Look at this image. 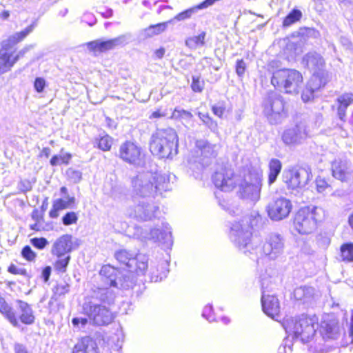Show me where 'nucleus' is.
Listing matches in <instances>:
<instances>
[{"label":"nucleus","mask_w":353,"mask_h":353,"mask_svg":"<svg viewBox=\"0 0 353 353\" xmlns=\"http://www.w3.org/2000/svg\"><path fill=\"white\" fill-rule=\"evenodd\" d=\"M170 179L165 174H155L152 181L146 185H141L139 192L141 194H151L152 192L162 193L169 189Z\"/></svg>","instance_id":"ddd939ff"},{"label":"nucleus","mask_w":353,"mask_h":353,"mask_svg":"<svg viewBox=\"0 0 353 353\" xmlns=\"http://www.w3.org/2000/svg\"><path fill=\"white\" fill-rule=\"evenodd\" d=\"M56 257L57 259L53 263V268L54 270L58 273L66 272L68 266L71 259L70 255H61V256Z\"/></svg>","instance_id":"4c0bfd02"},{"label":"nucleus","mask_w":353,"mask_h":353,"mask_svg":"<svg viewBox=\"0 0 353 353\" xmlns=\"http://www.w3.org/2000/svg\"><path fill=\"white\" fill-rule=\"evenodd\" d=\"M197 148L200 151L201 160L214 159L217 155V152L215 149L216 145H212L205 141L197 145Z\"/></svg>","instance_id":"cd10ccee"},{"label":"nucleus","mask_w":353,"mask_h":353,"mask_svg":"<svg viewBox=\"0 0 353 353\" xmlns=\"http://www.w3.org/2000/svg\"><path fill=\"white\" fill-rule=\"evenodd\" d=\"M21 256L28 262H34L37 258V253L32 250L30 246H24L21 252Z\"/></svg>","instance_id":"79ce46f5"},{"label":"nucleus","mask_w":353,"mask_h":353,"mask_svg":"<svg viewBox=\"0 0 353 353\" xmlns=\"http://www.w3.org/2000/svg\"><path fill=\"white\" fill-rule=\"evenodd\" d=\"M315 183L316 190L319 192L325 191L330 186L326 180L321 177L316 178Z\"/></svg>","instance_id":"864d4df0"},{"label":"nucleus","mask_w":353,"mask_h":353,"mask_svg":"<svg viewBox=\"0 0 353 353\" xmlns=\"http://www.w3.org/2000/svg\"><path fill=\"white\" fill-rule=\"evenodd\" d=\"M198 116L203 123L210 129L213 130L217 129V122L210 116L208 112H199Z\"/></svg>","instance_id":"a19ab883"},{"label":"nucleus","mask_w":353,"mask_h":353,"mask_svg":"<svg viewBox=\"0 0 353 353\" xmlns=\"http://www.w3.org/2000/svg\"><path fill=\"white\" fill-rule=\"evenodd\" d=\"M336 106L332 109L336 110L339 119L343 121H346L347 109L353 104V93L344 92L339 96L336 99Z\"/></svg>","instance_id":"f3484780"},{"label":"nucleus","mask_w":353,"mask_h":353,"mask_svg":"<svg viewBox=\"0 0 353 353\" xmlns=\"http://www.w3.org/2000/svg\"><path fill=\"white\" fill-rule=\"evenodd\" d=\"M328 81V74L326 71H315L307 83L317 92L323 88Z\"/></svg>","instance_id":"4be33fe9"},{"label":"nucleus","mask_w":353,"mask_h":353,"mask_svg":"<svg viewBox=\"0 0 353 353\" xmlns=\"http://www.w3.org/2000/svg\"><path fill=\"white\" fill-rule=\"evenodd\" d=\"M303 83L302 72L292 68H277L270 77V83L276 90L290 95L299 94Z\"/></svg>","instance_id":"20e7f679"},{"label":"nucleus","mask_w":353,"mask_h":353,"mask_svg":"<svg viewBox=\"0 0 353 353\" xmlns=\"http://www.w3.org/2000/svg\"><path fill=\"white\" fill-rule=\"evenodd\" d=\"M119 274V269L110 265H103L99 271L102 281L110 287H117V279Z\"/></svg>","instance_id":"6ab92c4d"},{"label":"nucleus","mask_w":353,"mask_h":353,"mask_svg":"<svg viewBox=\"0 0 353 353\" xmlns=\"http://www.w3.org/2000/svg\"><path fill=\"white\" fill-rule=\"evenodd\" d=\"M50 154V149L48 147L43 148L41 150V155L45 156L46 158L49 157Z\"/></svg>","instance_id":"0e129e2a"},{"label":"nucleus","mask_w":353,"mask_h":353,"mask_svg":"<svg viewBox=\"0 0 353 353\" xmlns=\"http://www.w3.org/2000/svg\"><path fill=\"white\" fill-rule=\"evenodd\" d=\"M72 154L69 152L64 153L59 155H54L50 160V163L52 166H57L60 165H68L72 159Z\"/></svg>","instance_id":"58836bf2"},{"label":"nucleus","mask_w":353,"mask_h":353,"mask_svg":"<svg viewBox=\"0 0 353 353\" xmlns=\"http://www.w3.org/2000/svg\"><path fill=\"white\" fill-rule=\"evenodd\" d=\"M246 68L247 64L243 59H238L236 61L235 65V72L238 77H242L246 71Z\"/></svg>","instance_id":"09e8293b"},{"label":"nucleus","mask_w":353,"mask_h":353,"mask_svg":"<svg viewBox=\"0 0 353 353\" xmlns=\"http://www.w3.org/2000/svg\"><path fill=\"white\" fill-rule=\"evenodd\" d=\"M339 256L341 261L344 263L353 262V243L345 242L339 248Z\"/></svg>","instance_id":"2f4dec72"},{"label":"nucleus","mask_w":353,"mask_h":353,"mask_svg":"<svg viewBox=\"0 0 353 353\" xmlns=\"http://www.w3.org/2000/svg\"><path fill=\"white\" fill-rule=\"evenodd\" d=\"M264 112L270 117L281 116L288 112L286 102L281 95L269 96L263 104Z\"/></svg>","instance_id":"f8f14e48"},{"label":"nucleus","mask_w":353,"mask_h":353,"mask_svg":"<svg viewBox=\"0 0 353 353\" xmlns=\"http://www.w3.org/2000/svg\"><path fill=\"white\" fill-rule=\"evenodd\" d=\"M336 326V323L332 321L323 320L321 321L319 332L323 339L327 340L334 337Z\"/></svg>","instance_id":"c756f323"},{"label":"nucleus","mask_w":353,"mask_h":353,"mask_svg":"<svg viewBox=\"0 0 353 353\" xmlns=\"http://www.w3.org/2000/svg\"><path fill=\"white\" fill-rule=\"evenodd\" d=\"M206 32L203 31L198 35L189 37L185 41V46L190 49H196L199 47L203 46L205 41Z\"/></svg>","instance_id":"c9c22d12"},{"label":"nucleus","mask_w":353,"mask_h":353,"mask_svg":"<svg viewBox=\"0 0 353 353\" xmlns=\"http://www.w3.org/2000/svg\"><path fill=\"white\" fill-rule=\"evenodd\" d=\"M168 22L163 21L150 25L143 30L145 38H152L164 32L168 28Z\"/></svg>","instance_id":"a878e982"},{"label":"nucleus","mask_w":353,"mask_h":353,"mask_svg":"<svg viewBox=\"0 0 353 353\" xmlns=\"http://www.w3.org/2000/svg\"><path fill=\"white\" fill-rule=\"evenodd\" d=\"M139 181V179L138 176H136L132 179V183L134 188L137 187V185H138L137 183H138Z\"/></svg>","instance_id":"338daca9"},{"label":"nucleus","mask_w":353,"mask_h":353,"mask_svg":"<svg viewBox=\"0 0 353 353\" xmlns=\"http://www.w3.org/2000/svg\"><path fill=\"white\" fill-rule=\"evenodd\" d=\"M113 142V138L108 134L100 136L95 140L96 147L103 152L110 151L112 148Z\"/></svg>","instance_id":"e433bc0d"},{"label":"nucleus","mask_w":353,"mask_h":353,"mask_svg":"<svg viewBox=\"0 0 353 353\" xmlns=\"http://www.w3.org/2000/svg\"><path fill=\"white\" fill-rule=\"evenodd\" d=\"M119 37L108 40H94L87 43V47L90 52L94 53H103L114 49L119 44Z\"/></svg>","instance_id":"a211bd4d"},{"label":"nucleus","mask_w":353,"mask_h":353,"mask_svg":"<svg viewBox=\"0 0 353 353\" xmlns=\"http://www.w3.org/2000/svg\"><path fill=\"white\" fill-rule=\"evenodd\" d=\"M300 91L301 100L304 103L311 102L314 101L316 97V91L310 86L307 83H306L303 89L301 88Z\"/></svg>","instance_id":"ea45409f"},{"label":"nucleus","mask_w":353,"mask_h":353,"mask_svg":"<svg viewBox=\"0 0 353 353\" xmlns=\"http://www.w3.org/2000/svg\"><path fill=\"white\" fill-rule=\"evenodd\" d=\"M70 291V285L65 282L57 283L52 289V295L50 297L48 305L52 307L54 304L58 305L62 296H65Z\"/></svg>","instance_id":"5701e85b"},{"label":"nucleus","mask_w":353,"mask_h":353,"mask_svg":"<svg viewBox=\"0 0 353 353\" xmlns=\"http://www.w3.org/2000/svg\"><path fill=\"white\" fill-rule=\"evenodd\" d=\"M263 182V174L253 169L242 168L241 178L238 185L239 192L244 198L252 199L260 196Z\"/></svg>","instance_id":"0eeeda50"},{"label":"nucleus","mask_w":353,"mask_h":353,"mask_svg":"<svg viewBox=\"0 0 353 353\" xmlns=\"http://www.w3.org/2000/svg\"><path fill=\"white\" fill-rule=\"evenodd\" d=\"M258 219L256 217H250L248 223L249 228L252 230L258 223Z\"/></svg>","instance_id":"052dcab7"},{"label":"nucleus","mask_w":353,"mask_h":353,"mask_svg":"<svg viewBox=\"0 0 353 353\" xmlns=\"http://www.w3.org/2000/svg\"><path fill=\"white\" fill-rule=\"evenodd\" d=\"M317 207L304 206L299 208L293 218V227L300 234L308 235L315 232L321 221Z\"/></svg>","instance_id":"39448f33"},{"label":"nucleus","mask_w":353,"mask_h":353,"mask_svg":"<svg viewBox=\"0 0 353 353\" xmlns=\"http://www.w3.org/2000/svg\"><path fill=\"white\" fill-rule=\"evenodd\" d=\"M239 249H245V254L248 252L252 254V251L254 250V247L252 245L251 238L243 239L239 243Z\"/></svg>","instance_id":"de8ad7c7"},{"label":"nucleus","mask_w":353,"mask_h":353,"mask_svg":"<svg viewBox=\"0 0 353 353\" xmlns=\"http://www.w3.org/2000/svg\"><path fill=\"white\" fill-rule=\"evenodd\" d=\"M166 116V112L164 111H162L161 108H158L156 110H154L153 112L151 113V114L149 116L150 119H160L162 117H165Z\"/></svg>","instance_id":"4d7b16f0"},{"label":"nucleus","mask_w":353,"mask_h":353,"mask_svg":"<svg viewBox=\"0 0 353 353\" xmlns=\"http://www.w3.org/2000/svg\"><path fill=\"white\" fill-rule=\"evenodd\" d=\"M34 28V24H30L27 26L24 30L16 32L13 35L9 37L3 43L9 44V46L12 48L16 44L21 42L30 32L33 31Z\"/></svg>","instance_id":"393cba45"},{"label":"nucleus","mask_w":353,"mask_h":353,"mask_svg":"<svg viewBox=\"0 0 353 353\" xmlns=\"http://www.w3.org/2000/svg\"><path fill=\"white\" fill-rule=\"evenodd\" d=\"M332 175L334 178L341 182H346L348 180L350 172L347 163L341 160L334 161L331 167Z\"/></svg>","instance_id":"412c9836"},{"label":"nucleus","mask_w":353,"mask_h":353,"mask_svg":"<svg viewBox=\"0 0 353 353\" xmlns=\"http://www.w3.org/2000/svg\"><path fill=\"white\" fill-rule=\"evenodd\" d=\"M302 17V12L297 8H293L285 17H283L282 21V27L284 28H288L300 21Z\"/></svg>","instance_id":"7c9ffc66"},{"label":"nucleus","mask_w":353,"mask_h":353,"mask_svg":"<svg viewBox=\"0 0 353 353\" xmlns=\"http://www.w3.org/2000/svg\"><path fill=\"white\" fill-rule=\"evenodd\" d=\"M75 203V198L68 197L67 200L57 199L52 202V208L49 211V216L51 219H57L59 216V212L69 208Z\"/></svg>","instance_id":"aec40b11"},{"label":"nucleus","mask_w":353,"mask_h":353,"mask_svg":"<svg viewBox=\"0 0 353 353\" xmlns=\"http://www.w3.org/2000/svg\"><path fill=\"white\" fill-rule=\"evenodd\" d=\"M74 249L72 237L70 234H63L59 237L52 248V254L54 256L70 254Z\"/></svg>","instance_id":"dca6fc26"},{"label":"nucleus","mask_w":353,"mask_h":353,"mask_svg":"<svg viewBox=\"0 0 353 353\" xmlns=\"http://www.w3.org/2000/svg\"><path fill=\"white\" fill-rule=\"evenodd\" d=\"M205 86V81L201 79L199 76H193L190 85L191 89L194 92H202Z\"/></svg>","instance_id":"37998d69"},{"label":"nucleus","mask_w":353,"mask_h":353,"mask_svg":"<svg viewBox=\"0 0 353 353\" xmlns=\"http://www.w3.org/2000/svg\"><path fill=\"white\" fill-rule=\"evenodd\" d=\"M44 212L45 209L39 210V209L35 208L32 210L31 213V218L34 221V223L30 225V230L37 232L43 230V224L45 222Z\"/></svg>","instance_id":"c85d7f7f"},{"label":"nucleus","mask_w":353,"mask_h":353,"mask_svg":"<svg viewBox=\"0 0 353 353\" xmlns=\"http://www.w3.org/2000/svg\"><path fill=\"white\" fill-rule=\"evenodd\" d=\"M292 209L291 201L285 197L273 199L267 205L266 212L272 221H281L288 217Z\"/></svg>","instance_id":"1a4fd4ad"},{"label":"nucleus","mask_w":353,"mask_h":353,"mask_svg":"<svg viewBox=\"0 0 353 353\" xmlns=\"http://www.w3.org/2000/svg\"><path fill=\"white\" fill-rule=\"evenodd\" d=\"M71 353H99L97 340L91 336L80 337L74 345Z\"/></svg>","instance_id":"4468645a"},{"label":"nucleus","mask_w":353,"mask_h":353,"mask_svg":"<svg viewBox=\"0 0 353 353\" xmlns=\"http://www.w3.org/2000/svg\"><path fill=\"white\" fill-rule=\"evenodd\" d=\"M178 135L172 128L157 129L152 134L149 149L161 159L172 158L178 152Z\"/></svg>","instance_id":"7ed1b4c3"},{"label":"nucleus","mask_w":353,"mask_h":353,"mask_svg":"<svg viewBox=\"0 0 353 353\" xmlns=\"http://www.w3.org/2000/svg\"><path fill=\"white\" fill-rule=\"evenodd\" d=\"M101 14L105 18H109L112 16L113 12L112 9H106L104 12H101Z\"/></svg>","instance_id":"e2e57ef3"},{"label":"nucleus","mask_w":353,"mask_h":353,"mask_svg":"<svg viewBox=\"0 0 353 353\" xmlns=\"http://www.w3.org/2000/svg\"><path fill=\"white\" fill-rule=\"evenodd\" d=\"M51 267L49 265H47L42 269L41 277L45 282H48L49 281L51 274Z\"/></svg>","instance_id":"6e6d98bb"},{"label":"nucleus","mask_w":353,"mask_h":353,"mask_svg":"<svg viewBox=\"0 0 353 353\" xmlns=\"http://www.w3.org/2000/svg\"><path fill=\"white\" fill-rule=\"evenodd\" d=\"M102 295L103 296L99 298V303L88 302L83 305L81 313L86 317L73 318L72 323L74 327L79 325L84 327L88 323L97 327L106 326L114 321L116 317L112 310L114 305V298L108 297L107 293H103Z\"/></svg>","instance_id":"f257e3e1"},{"label":"nucleus","mask_w":353,"mask_h":353,"mask_svg":"<svg viewBox=\"0 0 353 353\" xmlns=\"http://www.w3.org/2000/svg\"><path fill=\"white\" fill-rule=\"evenodd\" d=\"M0 17L3 20L8 19L10 17V12L8 10L3 11L1 12Z\"/></svg>","instance_id":"69168bd1"},{"label":"nucleus","mask_w":353,"mask_h":353,"mask_svg":"<svg viewBox=\"0 0 353 353\" xmlns=\"http://www.w3.org/2000/svg\"><path fill=\"white\" fill-rule=\"evenodd\" d=\"M79 216L77 212L73 211L67 212L62 217V223L64 225L76 224Z\"/></svg>","instance_id":"c03bdc74"},{"label":"nucleus","mask_w":353,"mask_h":353,"mask_svg":"<svg viewBox=\"0 0 353 353\" xmlns=\"http://www.w3.org/2000/svg\"><path fill=\"white\" fill-rule=\"evenodd\" d=\"M118 157L124 163L140 166L144 164L145 155L141 147L135 141L126 140L119 148Z\"/></svg>","instance_id":"6e6552de"},{"label":"nucleus","mask_w":353,"mask_h":353,"mask_svg":"<svg viewBox=\"0 0 353 353\" xmlns=\"http://www.w3.org/2000/svg\"><path fill=\"white\" fill-rule=\"evenodd\" d=\"M282 139L283 141L288 144L291 143L292 142V136L289 132L284 133L282 137Z\"/></svg>","instance_id":"680f3d73"},{"label":"nucleus","mask_w":353,"mask_h":353,"mask_svg":"<svg viewBox=\"0 0 353 353\" xmlns=\"http://www.w3.org/2000/svg\"><path fill=\"white\" fill-rule=\"evenodd\" d=\"M67 173L69 176H74L77 180L81 179V173L79 171L68 169Z\"/></svg>","instance_id":"13d9d810"},{"label":"nucleus","mask_w":353,"mask_h":353,"mask_svg":"<svg viewBox=\"0 0 353 353\" xmlns=\"http://www.w3.org/2000/svg\"><path fill=\"white\" fill-rule=\"evenodd\" d=\"M306 63L310 65L315 71H325L323 68L325 67V61L323 58L319 54H308L306 55Z\"/></svg>","instance_id":"72a5a7b5"},{"label":"nucleus","mask_w":353,"mask_h":353,"mask_svg":"<svg viewBox=\"0 0 353 353\" xmlns=\"http://www.w3.org/2000/svg\"><path fill=\"white\" fill-rule=\"evenodd\" d=\"M148 268V260L145 255L137 254L133 255L128 269L129 272L138 273L145 271Z\"/></svg>","instance_id":"b1692460"},{"label":"nucleus","mask_w":353,"mask_h":353,"mask_svg":"<svg viewBox=\"0 0 353 353\" xmlns=\"http://www.w3.org/2000/svg\"><path fill=\"white\" fill-rule=\"evenodd\" d=\"M283 248L284 243L282 238L279 235L274 234L263 243L259 253L261 256L274 259L283 252Z\"/></svg>","instance_id":"9b49d317"},{"label":"nucleus","mask_w":353,"mask_h":353,"mask_svg":"<svg viewBox=\"0 0 353 353\" xmlns=\"http://www.w3.org/2000/svg\"><path fill=\"white\" fill-rule=\"evenodd\" d=\"M282 169V163L277 159H270L268 164V182L271 185L276 180L278 176L281 173Z\"/></svg>","instance_id":"bb28decb"},{"label":"nucleus","mask_w":353,"mask_h":353,"mask_svg":"<svg viewBox=\"0 0 353 353\" xmlns=\"http://www.w3.org/2000/svg\"><path fill=\"white\" fill-rule=\"evenodd\" d=\"M31 241V243L32 245L39 249V250H42L48 244V241L46 240V239L43 238V237H41V238H37V237H35V238H33L30 240Z\"/></svg>","instance_id":"3c124183"},{"label":"nucleus","mask_w":353,"mask_h":353,"mask_svg":"<svg viewBox=\"0 0 353 353\" xmlns=\"http://www.w3.org/2000/svg\"><path fill=\"white\" fill-rule=\"evenodd\" d=\"M14 353H30L26 345L16 343L13 345Z\"/></svg>","instance_id":"5fc2aeb1"},{"label":"nucleus","mask_w":353,"mask_h":353,"mask_svg":"<svg viewBox=\"0 0 353 353\" xmlns=\"http://www.w3.org/2000/svg\"><path fill=\"white\" fill-rule=\"evenodd\" d=\"M15 50L9 44L1 43L0 48V73H5L11 70L14 65L24 53L23 51L14 54Z\"/></svg>","instance_id":"9d476101"},{"label":"nucleus","mask_w":353,"mask_h":353,"mask_svg":"<svg viewBox=\"0 0 353 353\" xmlns=\"http://www.w3.org/2000/svg\"><path fill=\"white\" fill-rule=\"evenodd\" d=\"M165 48L163 47H161L154 51V55L157 59H161L163 57V56L165 54Z\"/></svg>","instance_id":"bf43d9fd"},{"label":"nucleus","mask_w":353,"mask_h":353,"mask_svg":"<svg viewBox=\"0 0 353 353\" xmlns=\"http://www.w3.org/2000/svg\"><path fill=\"white\" fill-rule=\"evenodd\" d=\"M7 271L13 275H20L24 277H30V274L26 269L19 268L14 263H10L8 265Z\"/></svg>","instance_id":"a18cd8bd"},{"label":"nucleus","mask_w":353,"mask_h":353,"mask_svg":"<svg viewBox=\"0 0 353 353\" xmlns=\"http://www.w3.org/2000/svg\"><path fill=\"white\" fill-rule=\"evenodd\" d=\"M285 178V182L288 189L295 190L303 185V181L301 179L300 174L297 171H290Z\"/></svg>","instance_id":"473e14b6"},{"label":"nucleus","mask_w":353,"mask_h":353,"mask_svg":"<svg viewBox=\"0 0 353 353\" xmlns=\"http://www.w3.org/2000/svg\"><path fill=\"white\" fill-rule=\"evenodd\" d=\"M261 304L263 312L274 319L280 316L281 305L276 296L267 294L261 297Z\"/></svg>","instance_id":"2eb2a0df"},{"label":"nucleus","mask_w":353,"mask_h":353,"mask_svg":"<svg viewBox=\"0 0 353 353\" xmlns=\"http://www.w3.org/2000/svg\"><path fill=\"white\" fill-rule=\"evenodd\" d=\"M196 10L195 8H190L186 9L179 13H178L175 17L174 19L178 21H185L186 19H190L192 15L194 13Z\"/></svg>","instance_id":"49530a36"},{"label":"nucleus","mask_w":353,"mask_h":353,"mask_svg":"<svg viewBox=\"0 0 353 353\" xmlns=\"http://www.w3.org/2000/svg\"><path fill=\"white\" fill-rule=\"evenodd\" d=\"M281 325L288 336L303 343H308L316 334L319 317L316 314L303 313L294 317L283 319Z\"/></svg>","instance_id":"f03ea898"},{"label":"nucleus","mask_w":353,"mask_h":353,"mask_svg":"<svg viewBox=\"0 0 353 353\" xmlns=\"http://www.w3.org/2000/svg\"><path fill=\"white\" fill-rule=\"evenodd\" d=\"M211 110L215 116L222 118L225 112L226 107L225 103L223 101L219 105H212Z\"/></svg>","instance_id":"8fccbe9b"},{"label":"nucleus","mask_w":353,"mask_h":353,"mask_svg":"<svg viewBox=\"0 0 353 353\" xmlns=\"http://www.w3.org/2000/svg\"><path fill=\"white\" fill-rule=\"evenodd\" d=\"M242 169L237 172L232 165L217 168L211 176L212 183L220 191L229 192L236 189L241 178Z\"/></svg>","instance_id":"423d86ee"},{"label":"nucleus","mask_w":353,"mask_h":353,"mask_svg":"<svg viewBox=\"0 0 353 353\" xmlns=\"http://www.w3.org/2000/svg\"><path fill=\"white\" fill-rule=\"evenodd\" d=\"M46 86V81L43 77H37L34 81V88L35 90L40 93L42 92Z\"/></svg>","instance_id":"603ef678"},{"label":"nucleus","mask_w":353,"mask_h":353,"mask_svg":"<svg viewBox=\"0 0 353 353\" xmlns=\"http://www.w3.org/2000/svg\"><path fill=\"white\" fill-rule=\"evenodd\" d=\"M348 224L353 230V212L351 213L348 217Z\"/></svg>","instance_id":"774afa93"},{"label":"nucleus","mask_w":353,"mask_h":353,"mask_svg":"<svg viewBox=\"0 0 353 353\" xmlns=\"http://www.w3.org/2000/svg\"><path fill=\"white\" fill-rule=\"evenodd\" d=\"M114 256L121 265L129 269L133 256L132 253L125 249H121L116 251Z\"/></svg>","instance_id":"f704fd0d"}]
</instances>
